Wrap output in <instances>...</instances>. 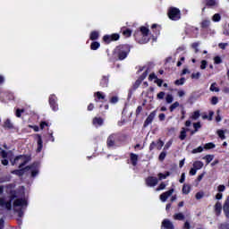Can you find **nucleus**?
I'll use <instances>...</instances> for the list:
<instances>
[{"instance_id":"4be33fe9","label":"nucleus","mask_w":229,"mask_h":229,"mask_svg":"<svg viewBox=\"0 0 229 229\" xmlns=\"http://www.w3.org/2000/svg\"><path fill=\"white\" fill-rule=\"evenodd\" d=\"M101 87H108V77L104 76L100 81Z\"/></svg>"},{"instance_id":"6e6552de","label":"nucleus","mask_w":229,"mask_h":229,"mask_svg":"<svg viewBox=\"0 0 229 229\" xmlns=\"http://www.w3.org/2000/svg\"><path fill=\"white\" fill-rule=\"evenodd\" d=\"M115 140H117V134H111L106 140L107 148H114Z\"/></svg>"},{"instance_id":"f3484780","label":"nucleus","mask_w":229,"mask_h":229,"mask_svg":"<svg viewBox=\"0 0 229 229\" xmlns=\"http://www.w3.org/2000/svg\"><path fill=\"white\" fill-rule=\"evenodd\" d=\"M203 162H201V161H195L194 163H193V167L197 170V171H199V169H203Z\"/></svg>"},{"instance_id":"c756f323","label":"nucleus","mask_w":229,"mask_h":229,"mask_svg":"<svg viewBox=\"0 0 229 229\" xmlns=\"http://www.w3.org/2000/svg\"><path fill=\"white\" fill-rule=\"evenodd\" d=\"M214 148H216V144L213 142L206 143L204 145V149H214Z\"/></svg>"},{"instance_id":"a878e982","label":"nucleus","mask_w":229,"mask_h":229,"mask_svg":"<svg viewBox=\"0 0 229 229\" xmlns=\"http://www.w3.org/2000/svg\"><path fill=\"white\" fill-rule=\"evenodd\" d=\"M178 106H180V102H178V101L174 102L169 107L170 112H174V110H176V108H178Z\"/></svg>"},{"instance_id":"8fccbe9b","label":"nucleus","mask_w":229,"mask_h":229,"mask_svg":"<svg viewBox=\"0 0 229 229\" xmlns=\"http://www.w3.org/2000/svg\"><path fill=\"white\" fill-rule=\"evenodd\" d=\"M217 103H219V99L217 98V97H213L211 98V104L217 105Z\"/></svg>"},{"instance_id":"f704fd0d","label":"nucleus","mask_w":229,"mask_h":229,"mask_svg":"<svg viewBox=\"0 0 229 229\" xmlns=\"http://www.w3.org/2000/svg\"><path fill=\"white\" fill-rule=\"evenodd\" d=\"M202 151H203V147L199 146V147H198L197 148H194V149L191 151V153H192L193 155H196V153H202Z\"/></svg>"},{"instance_id":"9d476101","label":"nucleus","mask_w":229,"mask_h":229,"mask_svg":"<svg viewBox=\"0 0 229 229\" xmlns=\"http://www.w3.org/2000/svg\"><path fill=\"white\" fill-rule=\"evenodd\" d=\"M49 103L54 112H56V110H58V105H56V96L51 95L49 98Z\"/></svg>"},{"instance_id":"6e6d98bb","label":"nucleus","mask_w":229,"mask_h":229,"mask_svg":"<svg viewBox=\"0 0 229 229\" xmlns=\"http://www.w3.org/2000/svg\"><path fill=\"white\" fill-rule=\"evenodd\" d=\"M217 135H218V137H220V139L225 140V131H218Z\"/></svg>"},{"instance_id":"49530a36","label":"nucleus","mask_w":229,"mask_h":229,"mask_svg":"<svg viewBox=\"0 0 229 229\" xmlns=\"http://www.w3.org/2000/svg\"><path fill=\"white\" fill-rule=\"evenodd\" d=\"M165 96V92L160 91V92L157 94V99H164Z\"/></svg>"},{"instance_id":"9b49d317","label":"nucleus","mask_w":229,"mask_h":229,"mask_svg":"<svg viewBox=\"0 0 229 229\" xmlns=\"http://www.w3.org/2000/svg\"><path fill=\"white\" fill-rule=\"evenodd\" d=\"M162 228L165 229H174V225H173V222L169 219H164L161 224Z\"/></svg>"},{"instance_id":"1a4fd4ad","label":"nucleus","mask_w":229,"mask_h":229,"mask_svg":"<svg viewBox=\"0 0 229 229\" xmlns=\"http://www.w3.org/2000/svg\"><path fill=\"white\" fill-rule=\"evenodd\" d=\"M155 115H157V111H153L149 114V115L147 117V119L144 122V128L149 126V124L153 123V120L155 119Z\"/></svg>"},{"instance_id":"4468645a","label":"nucleus","mask_w":229,"mask_h":229,"mask_svg":"<svg viewBox=\"0 0 229 229\" xmlns=\"http://www.w3.org/2000/svg\"><path fill=\"white\" fill-rule=\"evenodd\" d=\"M131 161L132 165H134V166L137 165V162H139V155L131 153Z\"/></svg>"},{"instance_id":"f8f14e48","label":"nucleus","mask_w":229,"mask_h":229,"mask_svg":"<svg viewBox=\"0 0 229 229\" xmlns=\"http://www.w3.org/2000/svg\"><path fill=\"white\" fill-rule=\"evenodd\" d=\"M221 210H223V205L221 202L217 201L215 205V212L216 213V216L221 215Z\"/></svg>"},{"instance_id":"13d9d810","label":"nucleus","mask_w":229,"mask_h":229,"mask_svg":"<svg viewBox=\"0 0 229 229\" xmlns=\"http://www.w3.org/2000/svg\"><path fill=\"white\" fill-rule=\"evenodd\" d=\"M200 69H202V70L207 69V61L206 60L201 61Z\"/></svg>"},{"instance_id":"603ef678","label":"nucleus","mask_w":229,"mask_h":229,"mask_svg":"<svg viewBox=\"0 0 229 229\" xmlns=\"http://www.w3.org/2000/svg\"><path fill=\"white\" fill-rule=\"evenodd\" d=\"M96 94H97L98 99H105V95L103 93L98 91Z\"/></svg>"},{"instance_id":"7ed1b4c3","label":"nucleus","mask_w":229,"mask_h":229,"mask_svg":"<svg viewBox=\"0 0 229 229\" xmlns=\"http://www.w3.org/2000/svg\"><path fill=\"white\" fill-rule=\"evenodd\" d=\"M168 17L171 21H180L182 19V13L180 9L176 7H171L168 9Z\"/></svg>"},{"instance_id":"f257e3e1","label":"nucleus","mask_w":229,"mask_h":229,"mask_svg":"<svg viewBox=\"0 0 229 229\" xmlns=\"http://www.w3.org/2000/svg\"><path fill=\"white\" fill-rule=\"evenodd\" d=\"M15 198H17V191H13V192H11L10 199L5 198L0 199V207L6 210H12V201H13Z\"/></svg>"},{"instance_id":"2f4dec72","label":"nucleus","mask_w":229,"mask_h":229,"mask_svg":"<svg viewBox=\"0 0 229 229\" xmlns=\"http://www.w3.org/2000/svg\"><path fill=\"white\" fill-rule=\"evenodd\" d=\"M212 21L214 22H219V21H221V14H219V13L214 14L212 17Z\"/></svg>"},{"instance_id":"393cba45","label":"nucleus","mask_w":229,"mask_h":229,"mask_svg":"<svg viewBox=\"0 0 229 229\" xmlns=\"http://www.w3.org/2000/svg\"><path fill=\"white\" fill-rule=\"evenodd\" d=\"M209 90L211 92H219V88H217V83L214 82L211 84Z\"/></svg>"},{"instance_id":"0e129e2a","label":"nucleus","mask_w":229,"mask_h":229,"mask_svg":"<svg viewBox=\"0 0 229 229\" xmlns=\"http://www.w3.org/2000/svg\"><path fill=\"white\" fill-rule=\"evenodd\" d=\"M195 198L196 199H201V198H203V192H198Z\"/></svg>"},{"instance_id":"72a5a7b5","label":"nucleus","mask_w":229,"mask_h":229,"mask_svg":"<svg viewBox=\"0 0 229 229\" xmlns=\"http://www.w3.org/2000/svg\"><path fill=\"white\" fill-rule=\"evenodd\" d=\"M140 32L142 35H149V29L146 27H140Z\"/></svg>"},{"instance_id":"a211bd4d","label":"nucleus","mask_w":229,"mask_h":229,"mask_svg":"<svg viewBox=\"0 0 229 229\" xmlns=\"http://www.w3.org/2000/svg\"><path fill=\"white\" fill-rule=\"evenodd\" d=\"M174 219L177 221H183V219H185V216L182 213H177L174 215Z\"/></svg>"},{"instance_id":"c03bdc74","label":"nucleus","mask_w":229,"mask_h":229,"mask_svg":"<svg viewBox=\"0 0 229 229\" xmlns=\"http://www.w3.org/2000/svg\"><path fill=\"white\" fill-rule=\"evenodd\" d=\"M166 185L164 182H161L160 185L156 189L157 191H164L165 189Z\"/></svg>"},{"instance_id":"4d7b16f0","label":"nucleus","mask_w":229,"mask_h":229,"mask_svg":"<svg viewBox=\"0 0 229 229\" xmlns=\"http://www.w3.org/2000/svg\"><path fill=\"white\" fill-rule=\"evenodd\" d=\"M220 111L217 110L216 111V123H221V114H219Z\"/></svg>"},{"instance_id":"e2e57ef3","label":"nucleus","mask_w":229,"mask_h":229,"mask_svg":"<svg viewBox=\"0 0 229 229\" xmlns=\"http://www.w3.org/2000/svg\"><path fill=\"white\" fill-rule=\"evenodd\" d=\"M14 174H17L18 176H22L23 170H16L13 172Z\"/></svg>"},{"instance_id":"de8ad7c7","label":"nucleus","mask_w":229,"mask_h":229,"mask_svg":"<svg viewBox=\"0 0 229 229\" xmlns=\"http://www.w3.org/2000/svg\"><path fill=\"white\" fill-rule=\"evenodd\" d=\"M21 114H24V109L16 110V117H21Z\"/></svg>"},{"instance_id":"79ce46f5","label":"nucleus","mask_w":229,"mask_h":229,"mask_svg":"<svg viewBox=\"0 0 229 229\" xmlns=\"http://www.w3.org/2000/svg\"><path fill=\"white\" fill-rule=\"evenodd\" d=\"M174 83L176 85H183L185 83V78H181L180 80H176Z\"/></svg>"},{"instance_id":"f03ea898","label":"nucleus","mask_w":229,"mask_h":229,"mask_svg":"<svg viewBox=\"0 0 229 229\" xmlns=\"http://www.w3.org/2000/svg\"><path fill=\"white\" fill-rule=\"evenodd\" d=\"M115 53H117L119 60H124L128 56V53H130V46L121 45L116 47Z\"/></svg>"},{"instance_id":"bb28decb","label":"nucleus","mask_w":229,"mask_h":229,"mask_svg":"<svg viewBox=\"0 0 229 229\" xmlns=\"http://www.w3.org/2000/svg\"><path fill=\"white\" fill-rule=\"evenodd\" d=\"M189 192H191V186L189 184H183L182 193L189 194Z\"/></svg>"},{"instance_id":"7c9ffc66","label":"nucleus","mask_w":229,"mask_h":229,"mask_svg":"<svg viewBox=\"0 0 229 229\" xmlns=\"http://www.w3.org/2000/svg\"><path fill=\"white\" fill-rule=\"evenodd\" d=\"M206 4L208 6H217V1H216V0H206Z\"/></svg>"},{"instance_id":"39448f33","label":"nucleus","mask_w":229,"mask_h":229,"mask_svg":"<svg viewBox=\"0 0 229 229\" xmlns=\"http://www.w3.org/2000/svg\"><path fill=\"white\" fill-rule=\"evenodd\" d=\"M146 185L148 187H156V185H158V179L149 176L146 179Z\"/></svg>"},{"instance_id":"20e7f679","label":"nucleus","mask_w":229,"mask_h":229,"mask_svg":"<svg viewBox=\"0 0 229 229\" xmlns=\"http://www.w3.org/2000/svg\"><path fill=\"white\" fill-rule=\"evenodd\" d=\"M30 162V157L26 156H18L12 161V165L14 164H20L19 169H22L26 164Z\"/></svg>"},{"instance_id":"37998d69","label":"nucleus","mask_w":229,"mask_h":229,"mask_svg":"<svg viewBox=\"0 0 229 229\" xmlns=\"http://www.w3.org/2000/svg\"><path fill=\"white\" fill-rule=\"evenodd\" d=\"M214 62L215 64H219L223 63V60L221 59V57H219V55H217L214 57Z\"/></svg>"},{"instance_id":"2eb2a0df","label":"nucleus","mask_w":229,"mask_h":229,"mask_svg":"<svg viewBox=\"0 0 229 229\" xmlns=\"http://www.w3.org/2000/svg\"><path fill=\"white\" fill-rule=\"evenodd\" d=\"M94 126H103V120L101 117H95L93 119Z\"/></svg>"},{"instance_id":"dca6fc26","label":"nucleus","mask_w":229,"mask_h":229,"mask_svg":"<svg viewBox=\"0 0 229 229\" xmlns=\"http://www.w3.org/2000/svg\"><path fill=\"white\" fill-rule=\"evenodd\" d=\"M33 167H35V165L27 166V167H25V169H31V176H32V178H35V176H37V174H38V169L33 170Z\"/></svg>"},{"instance_id":"ddd939ff","label":"nucleus","mask_w":229,"mask_h":229,"mask_svg":"<svg viewBox=\"0 0 229 229\" xmlns=\"http://www.w3.org/2000/svg\"><path fill=\"white\" fill-rule=\"evenodd\" d=\"M187 131H189V129L182 128L180 136H179V139L181 140H185V139L187 138Z\"/></svg>"},{"instance_id":"58836bf2","label":"nucleus","mask_w":229,"mask_h":229,"mask_svg":"<svg viewBox=\"0 0 229 229\" xmlns=\"http://www.w3.org/2000/svg\"><path fill=\"white\" fill-rule=\"evenodd\" d=\"M156 147L157 148V149H162V148H164V141L158 140L157 142L156 143Z\"/></svg>"},{"instance_id":"0eeeda50","label":"nucleus","mask_w":229,"mask_h":229,"mask_svg":"<svg viewBox=\"0 0 229 229\" xmlns=\"http://www.w3.org/2000/svg\"><path fill=\"white\" fill-rule=\"evenodd\" d=\"M173 192H174V189H171L168 191H165L162 193L159 197V199L163 202L165 203L167 201V199L171 196H173Z\"/></svg>"},{"instance_id":"ea45409f","label":"nucleus","mask_w":229,"mask_h":229,"mask_svg":"<svg viewBox=\"0 0 229 229\" xmlns=\"http://www.w3.org/2000/svg\"><path fill=\"white\" fill-rule=\"evenodd\" d=\"M200 77H201V73L199 72L191 74V78L193 80H199Z\"/></svg>"},{"instance_id":"b1692460","label":"nucleus","mask_w":229,"mask_h":229,"mask_svg":"<svg viewBox=\"0 0 229 229\" xmlns=\"http://www.w3.org/2000/svg\"><path fill=\"white\" fill-rule=\"evenodd\" d=\"M41 151H42V137L38 136L37 152L40 153Z\"/></svg>"},{"instance_id":"bf43d9fd","label":"nucleus","mask_w":229,"mask_h":229,"mask_svg":"<svg viewBox=\"0 0 229 229\" xmlns=\"http://www.w3.org/2000/svg\"><path fill=\"white\" fill-rule=\"evenodd\" d=\"M225 189H226V187H225V185H219L217 187L218 192H225Z\"/></svg>"},{"instance_id":"774afa93","label":"nucleus","mask_w":229,"mask_h":229,"mask_svg":"<svg viewBox=\"0 0 229 229\" xmlns=\"http://www.w3.org/2000/svg\"><path fill=\"white\" fill-rule=\"evenodd\" d=\"M140 112H142V106H138L136 109V115H139L140 114Z\"/></svg>"},{"instance_id":"c85d7f7f","label":"nucleus","mask_w":229,"mask_h":229,"mask_svg":"<svg viewBox=\"0 0 229 229\" xmlns=\"http://www.w3.org/2000/svg\"><path fill=\"white\" fill-rule=\"evenodd\" d=\"M203 160H206V163L208 164L214 160V155H207L203 157Z\"/></svg>"},{"instance_id":"09e8293b","label":"nucleus","mask_w":229,"mask_h":229,"mask_svg":"<svg viewBox=\"0 0 229 229\" xmlns=\"http://www.w3.org/2000/svg\"><path fill=\"white\" fill-rule=\"evenodd\" d=\"M166 155H167V153L165 151L161 152L159 155V160H161V161L164 160L165 158Z\"/></svg>"},{"instance_id":"c9c22d12","label":"nucleus","mask_w":229,"mask_h":229,"mask_svg":"<svg viewBox=\"0 0 229 229\" xmlns=\"http://www.w3.org/2000/svg\"><path fill=\"white\" fill-rule=\"evenodd\" d=\"M199 111H195L193 114L191 115V119L193 121H197V119H199Z\"/></svg>"},{"instance_id":"412c9836","label":"nucleus","mask_w":229,"mask_h":229,"mask_svg":"<svg viewBox=\"0 0 229 229\" xmlns=\"http://www.w3.org/2000/svg\"><path fill=\"white\" fill-rule=\"evenodd\" d=\"M173 101H174V97H173L172 94H167L165 96V102L168 104V105H171V103H173Z\"/></svg>"},{"instance_id":"e433bc0d","label":"nucleus","mask_w":229,"mask_h":229,"mask_svg":"<svg viewBox=\"0 0 229 229\" xmlns=\"http://www.w3.org/2000/svg\"><path fill=\"white\" fill-rule=\"evenodd\" d=\"M104 42H106V44H110L112 42V37L111 35H106L103 38Z\"/></svg>"},{"instance_id":"338daca9","label":"nucleus","mask_w":229,"mask_h":229,"mask_svg":"<svg viewBox=\"0 0 229 229\" xmlns=\"http://www.w3.org/2000/svg\"><path fill=\"white\" fill-rule=\"evenodd\" d=\"M220 229H229V225L228 224H222L220 225Z\"/></svg>"},{"instance_id":"cd10ccee","label":"nucleus","mask_w":229,"mask_h":229,"mask_svg":"<svg viewBox=\"0 0 229 229\" xmlns=\"http://www.w3.org/2000/svg\"><path fill=\"white\" fill-rule=\"evenodd\" d=\"M99 46H100L99 42L95 41L91 43L90 49H92V51H96L97 49H99Z\"/></svg>"},{"instance_id":"a19ab883","label":"nucleus","mask_w":229,"mask_h":229,"mask_svg":"<svg viewBox=\"0 0 229 229\" xmlns=\"http://www.w3.org/2000/svg\"><path fill=\"white\" fill-rule=\"evenodd\" d=\"M171 146H173V140H170L168 142H166V144L164 147V150L165 151V149H169Z\"/></svg>"},{"instance_id":"864d4df0","label":"nucleus","mask_w":229,"mask_h":229,"mask_svg":"<svg viewBox=\"0 0 229 229\" xmlns=\"http://www.w3.org/2000/svg\"><path fill=\"white\" fill-rule=\"evenodd\" d=\"M123 35L124 37H131V30H123Z\"/></svg>"},{"instance_id":"4c0bfd02","label":"nucleus","mask_w":229,"mask_h":229,"mask_svg":"<svg viewBox=\"0 0 229 229\" xmlns=\"http://www.w3.org/2000/svg\"><path fill=\"white\" fill-rule=\"evenodd\" d=\"M4 127L5 128H13V124L12 123V121H10V119H7L4 122Z\"/></svg>"},{"instance_id":"5fc2aeb1","label":"nucleus","mask_w":229,"mask_h":229,"mask_svg":"<svg viewBox=\"0 0 229 229\" xmlns=\"http://www.w3.org/2000/svg\"><path fill=\"white\" fill-rule=\"evenodd\" d=\"M199 46V43H193L191 45V47H193V49H195V53H198L199 51V49H198Z\"/></svg>"},{"instance_id":"680f3d73","label":"nucleus","mask_w":229,"mask_h":229,"mask_svg":"<svg viewBox=\"0 0 229 229\" xmlns=\"http://www.w3.org/2000/svg\"><path fill=\"white\" fill-rule=\"evenodd\" d=\"M197 171H198L197 169L191 168V169L190 170V174H191V176H196Z\"/></svg>"},{"instance_id":"aec40b11","label":"nucleus","mask_w":229,"mask_h":229,"mask_svg":"<svg viewBox=\"0 0 229 229\" xmlns=\"http://www.w3.org/2000/svg\"><path fill=\"white\" fill-rule=\"evenodd\" d=\"M10 155H12V151L6 152L0 148V157H2L3 158H8Z\"/></svg>"},{"instance_id":"5701e85b","label":"nucleus","mask_w":229,"mask_h":229,"mask_svg":"<svg viewBox=\"0 0 229 229\" xmlns=\"http://www.w3.org/2000/svg\"><path fill=\"white\" fill-rule=\"evenodd\" d=\"M149 42V37L148 35H142L141 39L139 41L140 44H148Z\"/></svg>"},{"instance_id":"69168bd1","label":"nucleus","mask_w":229,"mask_h":229,"mask_svg":"<svg viewBox=\"0 0 229 229\" xmlns=\"http://www.w3.org/2000/svg\"><path fill=\"white\" fill-rule=\"evenodd\" d=\"M119 38V34H113L111 35V39L112 40H117Z\"/></svg>"},{"instance_id":"3c124183","label":"nucleus","mask_w":229,"mask_h":229,"mask_svg":"<svg viewBox=\"0 0 229 229\" xmlns=\"http://www.w3.org/2000/svg\"><path fill=\"white\" fill-rule=\"evenodd\" d=\"M157 176H158V180H160V181L165 180V178H167V175H165V174H162V173H159V174H157Z\"/></svg>"},{"instance_id":"a18cd8bd","label":"nucleus","mask_w":229,"mask_h":229,"mask_svg":"<svg viewBox=\"0 0 229 229\" xmlns=\"http://www.w3.org/2000/svg\"><path fill=\"white\" fill-rule=\"evenodd\" d=\"M193 128L195 129V131H198V130H199V128H201V123H193Z\"/></svg>"},{"instance_id":"423d86ee","label":"nucleus","mask_w":229,"mask_h":229,"mask_svg":"<svg viewBox=\"0 0 229 229\" xmlns=\"http://www.w3.org/2000/svg\"><path fill=\"white\" fill-rule=\"evenodd\" d=\"M28 205V203L26 202V200L22 199H16L14 201H13V208L14 210H17V208L18 207H26Z\"/></svg>"},{"instance_id":"473e14b6","label":"nucleus","mask_w":229,"mask_h":229,"mask_svg":"<svg viewBox=\"0 0 229 229\" xmlns=\"http://www.w3.org/2000/svg\"><path fill=\"white\" fill-rule=\"evenodd\" d=\"M210 26V20H204L201 22V27L202 28H208Z\"/></svg>"},{"instance_id":"6ab92c4d","label":"nucleus","mask_w":229,"mask_h":229,"mask_svg":"<svg viewBox=\"0 0 229 229\" xmlns=\"http://www.w3.org/2000/svg\"><path fill=\"white\" fill-rule=\"evenodd\" d=\"M90 40H98L99 38V32L92 31L89 36Z\"/></svg>"},{"instance_id":"052dcab7","label":"nucleus","mask_w":229,"mask_h":229,"mask_svg":"<svg viewBox=\"0 0 229 229\" xmlns=\"http://www.w3.org/2000/svg\"><path fill=\"white\" fill-rule=\"evenodd\" d=\"M226 46H228V43H219L218 47H220V49H225Z\"/></svg>"}]
</instances>
